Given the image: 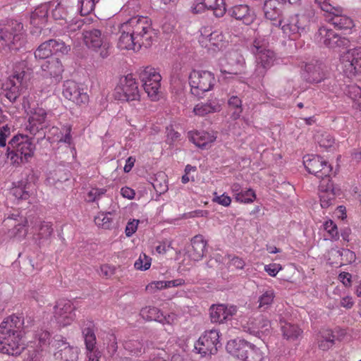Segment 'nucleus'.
I'll list each match as a JSON object with an SVG mask.
<instances>
[{
	"label": "nucleus",
	"mask_w": 361,
	"mask_h": 361,
	"mask_svg": "<svg viewBox=\"0 0 361 361\" xmlns=\"http://www.w3.org/2000/svg\"><path fill=\"white\" fill-rule=\"evenodd\" d=\"M124 348L130 353L138 355L142 353V344L138 341H129L124 343Z\"/></svg>",
	"instance_id": "bf43d9fd"
},
{
	"label": "nucleus",
	"mask_w": 361,
	"mask_h": 361,
	"mask_svg": "<svg viewBox=\"0 0 361 361\" xmlns=\"http://www.w3.org/2000/svg\"><path fill=\"white\" fill-rule=\"evenodd\" d=\"M82 336L85 348L96 346L97 338L94 333V324L92 321H87L81 326Z\"/></svg>",
	"instance_id": "c9c22d12"
},
{
	"label": "nucleus",
	"mask_w": 361,
	"mask_h": 361,
	"mask_svg": "<svg viewBox=\"0 0 361 361\" xmlns=\"http://www.w3.org/2000/svg\"><path fill=\"white\" fill-rule=\"evenodd\" d=\"M11 194L18 200H27L30 197L26 184L23 183L15 185L11 190Z\"/></svg>",
	"instance_id": "603ef678"
},
{
	"label": "nucleus",
	"mask_w": 361,
	"mask_h": 361,
	"mask_svg": "<svg viewBox=\"0 0 361 361\" xmlns=\"http://www.w3.org/2000/svg\"><path fill=\"white\" fill-rule=\"evenodd\" d=\"M188 137L197 147L203 148L207 145L214 142L216 139V135L214 132L195 130L189 132Z\"/></svg>",
	"instance_id": "c756f323"
},
{
	"label": "nucleus",
	"mask_w": 361,
	"mask_h": 361,
	"mask_svg": "<svg viewBox=\"0 0 361 361\" xmlns=\"http://www.w3.org/2000/svg\"><path fill=\"white\" fill-rule=\"evenodd\" d=\"M285 3L283 0H266L264 4L265 18L271 21L279 19Z\"/></svg>",
	"instance_id": "cd10ccee"
},
{
	"label": "nucleus",
	"mask_w": 361,
	"mask_h": 361,
	"mask_svg": "<svg viewBox=\"0 0 361 361\" xmlns=\"http://www.w3.org/2000/svg\"><path fill=\"white\" fill-rule=\"evenodd\" d=\"M207 10L213 11L216 18H221L226 12V4L224 0H203Z\"/></svg>",
	"instance_id": "79ce46f5"
},
{
	"label": "nucleus",
	"mask_w": 361,
	"mask_h": 361,
	"mask_svg": "<svg viewBox=\"0 0 361 361\" xmlns=\"http://www.w3.org/2000/svg\"><path fill=\"white\" fill-rule=\"evenodd\" d=\"M104 345H106L107 352L111 356L114 355L117 352V339L114 334H108L104 340Z\"/></svg>",
	"instance_id": "6e6d98bb"
},
{
	"label": "nucleus",
	"mask_w": 361,
	"mask_h": 361,
	"mask_svg": "<svg viewBox=\"0 0 361 361\" xmlns=\"http://www.w3.org/2000/svg\"><path fill=\"white\" fill-rule=\"evenodd\" d=\"M268 47L269 38L262 35L255 37L251 47V51L255 59L254 75L259 80L265 76L277 60L276 53Z\"/></svg>",
	"instance_id": "f03ea898"
},
{
	"label": "nucleus",
	"mask_w": 361,
	"mask_h": 361,
	"mask_svg": "<svg viewBox=\"0 0 361 361\" xmlns=\"http://www.w3.org/2000/svg\"><path fill=\"white\" fill-rule=\"evenodd\" d=\"M106 192V190L104 188H92L88 192L86 200L88 202H95L100 199Z\"/></svg>",
	"instance_id": "680f3d73"
},
{
	"label": "nucleus",
	"mask_w": 361,
	"mask_h": 361,
	"mask_svg": "<svg viewBox=\"0 0 361 361\" xmlns=\"http://www.w3.org/2000/svg\"><path fill=\"white\" fill-rule=\"evenodd\" d=\"M324 231L328 235V238L331 240H337L339 238L338 230L336 224L331 219L326 221L323 224Z\"/></svg>",
	"instance_id": "864d4df0"
},
{
	"label": "nucleus",
	"mask_w": 361,
	"mask_h": 361,
	"mask_svg": "<svg viewBox=\"0 0 361 361\" xmlns=\"http://www.w3.org/2000/svg\"><path fill=\"white\" fill-rule=\"evenodd\" d=\"M21 317L16 314L6 317L0 324V352L18 355L24 350Z\"/></svg>",
	"instance_id": "f257e3e1"
},
{
	"label": "nucleus",
	"mask_w": 361,
	"mask_h": 361,
	"mask_svg": "<svg viewBox=\"0 0 361 361\" xmlns=\"http://www.w3.org/2000/svg\"><path fill=\"white\" fill-rule=\"evenodd\" d=\"M351 99L353 107L361 111V88L355 84L349 85L343 90Z\"/></svg>",
	"instance_id": "e433bc0d"
},
{
	"label": "nucleus",
	"mask_w": 361,
	"mask_h": 361,
	"mask_svg": "<svg viewBox=\"0 0 361 361\" xmlns=\"http://www.w3.org/2000/svg\"><path fill=\"white\" fill-rule=\"evenodd\" d=\"M6 117L3 114L0 109V147H5L7 144V138L11 135V128L6 124Z\"/></svg>",
	"instance_id": "49530a36"
},
{
	"label": "nucleus",
	"mask_w": 361,
	"mask_h": 361,
	"mask_svg": "<svg viewBox=\"0 0 361 361\" xmlns=\"http://www.w3.org/2000/svg\"><path fill=\"white\" fill-rule=\"evenodd\" d=\"M180 137V134L175 131L172 128H167L166 142L169 145H174L175 142L178 141Z\"/></svg>",
	"instance_id": "338daca9"
},
{
	"label": "nucleus",
	"mask_w": 361,
	"mask_h": 361,
	"mask_svg": "<svg viewBox=\"0 0 361 361\" xmlns=\"http://www.w3.org/2000/svg\"><path fill=\"white\" fill-rule=\"evenodd\" d=\"M336 192L332 185L328 186L325 190H321L319 192L320 204L322 208H328L332 204Z\"/></svg>",
	"instance_id": "a18cd8bd"
},
{
	"label": "nucleus",
	"mask_w": 361,
	"mask_h": 361,
	"mask_svg": "<svg viewBox=\"0 0 361 361\" xmlns=\"http://www.w3.org/2000/svg\"><path fill=\"white\" fill-rule=\"evenodd\" d=\"M318 143L320 147L329 149L334 146V139L330 134L324 133L322 134L319 138H318Z\"/></svg>",
	"instance_id": "e2e57ef3"
},
{
	"label": "nucleus",
	"mask_w": 361,
	"mask_h": 361,
	"mask_svg": "<svg viewBox=\"0 0 361 361\" xmlns=\"http://www.w3.org/2000/svg\"><path fill=\"white\" fill-rule=\"evenodd\" d=\"M140 316L147 321L159 322L161 312L154 307H145L140 310Z\"/></svg>",
	"instance_id": "09e8293b"
},
{
	"label": "nucleus",
	"mask_w": 361,
	"mask_h": 361,
	"mask_svg": "<svg viewBox=\"0 0 361 361\" xmlns=\"http://www.w3.org/2000/svg\"><path fill=\"white\" fill-rule=\"evenodd\" d=\"M23 25L17 21L11 20L0 28V51L7 54L18 50L24 39Z\"/></svg>",
	"instance_id": "39448f33"
},
{
	"label": "nucleus",
	"mask_w": 361,
	"mask_h": 361,
	"mask_svg": "<svg viewBox=\"0 0 361 361\" xmlns=\"http://www.w3.org/2000/svg\"><path fill=\"white\" fill-rule=\"evenodd\" d=\"M71 128L69 126H63L61 128L53 126L49 130L48 140L50 142H64L71 145L72 137Z\"/></svg>",
	"instance_id": "7c9ffc66"
},
{
	"label": "nucleus",
	"mask_w": 361,
	"mask_h": 361,
	"mask_svg": "<svg viewBox=\"0 0 361 361\" xmlns=\"http://www.w3.org/2000/svg\"><path fill=\"white\" fill-rule=\"evenodd\" d=\"M240 325L245 332L259 338L270 334L271 324L269 319L263 314L251 317H242L239 320Z\"/></svg>",
	"instance_id": "0eeeda50"
},
{
	"label": "nucleus",
	"mask_w": 361,
	"mask_h": 361,
	"mask_svg": "<svg viewBox=\"0 0 361 361\" xmlns=\"http://www.w3.org/2000/svg\"><path fill=\"white\" fill-rule=\"evenodd\" d=\"M45 111L42 109H38L29 118V129L32 134H40L42 137H45Z\"/></svg>",
	"instance_id": "c85d7f7f"
},
{
	"label": "nucleus",
	"mask_w": 361,
	"mask_h": 361,
	"mask_svg": "<svg viewBox=\"0 0 361 361\" xmlns=\"http://www.w3.org/2000/svg\"><path fill=\"white\" fill-rule=\"evenodd\" d=\"M279 25L281 26L283 34L293 40L307 33L309 30L307 18L299 15L291 16L286 20H279Z\"/></svg>",
	"instance_id": "4468645a"
},
{
	"label": "nucleus",
	"mask_w": 361,
	"mask_h": 361,
	"mask_svg": "<svg viewBox=\"0 0 361 361\" xmlns=\"http://www.w3.org/2000/svg\"><path fill=\"white\" fill-rule=\"evenodd\" d=\"M213 195L214 197L212 198V202L221 204L224 207H228L231 203V197L224 193L221 195H218L217 192H214Z\"/></svg>",
	"instance_id": "69168bd1"
},
{
	"label": "nucleus",
	"mask_w": 361,
	"mask_h": 361,
	"mask_svg": "<svg viewBox=\"0 0 361 361\" xmlns=\"http://www.w3.org/2000/svg\"><path fill=\"white\" fill-rule=\"evenodd\" d=\"M226 350L241 361H265V353L255 345L243 339H233L226 344Z\"/></svg>",
	"instance_id": "423d86ee"
},
{
	"label": "nucleus",
	"mask_w": 361,
	"mask_h": 361,
	"mask_svg": "<svg viewBox=\"0 0 361 361\" xmlns=\"http://www.w3.org/2000/svg\"><path fill=\"white\" fill-rule=\"evenodd\" d=\"M219 332L217 329L205 331L195 344V349L202 356L214 355L219 345Z\"/></svg>",
	"instance_id": "f3484780"
},
{
	"label": "nucleus",
	"mask_w": 361,
	"mask_h": 361,
	"mask_svg": "<svg viewBox=\"0 0 361 361\" xmlns=\"http://www.w3.org/2000/svg\"><path fill=\"white\" fill-rule=\"evenodd\" d=\"M47 69L51 77L55 78L56 81L59 80V77L63 72V66L57 56H48L47 55Z\"/></svg>",
	"instance_id": "ea45409f"
},
{
	"label": "nucleus",
	"mask_w": 361,
	"mask_h": 361,
	"mask_svg": "<svg viewBox=\"0 0 361 361\" xmlns=\"http://www.w3.org/2000/svg\"><path fill=\"white\" fill-rule=\"evenodd\" d=\"M85 355L87 361H99L102 356V353L97 346L86 348Z\"/></svg>",
	"instance_id": "052dcab7"
},
{
	"label": "nucleus",
	"mask_w": 361,
	"mask_h": 361,
	"mask_svg": "<svg viewBox=\"0 0 361 361\" xmlns=\"http://www.w3.org/2000/svg\"><path fill=\"white\" fill-rule=\"evenodd\" d=\"M315 41L320 45L335 49L348 45L349 41L341 37L328 26H321L314 35Z\"/></svg>",
	"instance_id": "dca6fc26"
},
{
	"label": "nucleus",
	"mask_w": 361,
	"mask_h": 361,
	"mask_svg": "<svg viewBox=\"0 0 361 361\" xmlns=\"http://www.w3.org/2000/svg\"><path fill=\"white\" fill-rule=\"evenodd\" d=\"M228 104L231 110L233 109L231 118L234 120L239 118L243 111L241 99L237 96H232L229 98Z\"/></svg>",
	"instance_id": "8fccbe9b"
},
{
	"label": "nucleus",
	"mask_w": 361,
	"mask_h": 361,
	"mask_svg": "<svg viewBox=\"0 0 361 361\" xmlns=\"http://www.w3.org/2000/svg\"><path fill=\"white\" fill-rule=\"evenodd\" d=\"M305 72V78L310 82L318 83L324 79L323 65L318 61L306 64Z\"/></svg>",
	"instance_id": "473e14b6"
},
{
	"label": "nucleus",
	"mask_w": 361,
	"mask_h": 361,
	"mask_svg": "<svg viewBox=\"0 0 361 361\" xmlns=\"http://www.w3.org/2000/svg\"><path fill=\"white\" fill-rule=\"evenodd\" d=\"M207 243L202 235H195L191 240V249L188 250L190 257L194 261L200 260L206 249Z\"/></svg>",
	"instance_id": "72a5a7b5"
},
{
	"label": "nucleus",
	"mask_w": 361,
	"mask_h": 361,
	"mask_svg": "<svg viewBox=\"0 0 361 361\" xmlns=\"http://www.w3.org/2000/svg\"><path fill=\"white\" fill-rule=\"evenodd\" d=\"M345 335V331L342 329L323 330L317 336V344L320 350L326 351L331 348L336 341H341Z\"/></svg>",
	"instance_id": "412c9836"
},
{
	"label": "nucleus",
	"mask_w": 361,
	"mask_h": 361,
	"mask_svg": "<svg viewBox=\"0 0 361 361\" xmlns=\"http://www.w3.org/2000/svg\"><path fill=\"white\" fill-rule=\"evenodd\" d=\"M30 23L41 32L45 25V6L41 5L35 8L31 13ZM37 32V31H35Z\"/></svg>",
	"instance_id": "a19ab883"
},
{
	"label": "nucleus",
	"mask_w": 361,
	"mask_h": 361,
	"mask_svg": "<svg viewBox=\"0 0 361 361\" xmlns=\"http://www.w3.org/2000/svg\"><path fill=\"white\" fill-rule=\"evenodd\" d=\"M123 29L129 30L141 47H149L156 33L152 26L151 20L142 16H136L123 23Z\"/></svg>",
	"instance_id": "20e7f679"
},
{
	"label": "nucleus",
	"mask_w": 361,
	"mask_h": 361,
	"mask_svg": "<svg viewBox=\"0 0 361 361\" xmlns=\"http://www.w3.org/2000/svg\"><path fill=\"white\" fill-rule=\"evenodd\" d=\"M25 219L19 214H13L6 218L3 223V230L8 238H21L26 235Z\"/></svg>",
	"instance_id": "a211bd4d"
},
{
	"label": "nucleus",
	"mask_w": 361,
	"mask_h": 361,
	"mask_svg": "<svg viewBox=\"0 0 361 361\" xmlns=\"http://www.w3.org/2000/svg\"><path fill=\"white\" fill-rule=\"evenodd\" d=\"M256 199V194L255 191L249 188L247 190L241 191L240 194L237 195L236 201L241 203L249 204L254 202Z\"/></svg>",
	"instance_id": "13d9d810"
},
{
	"label": "nucleus",
	"mask_w": 361,
	"mask_h": 361,
	"mask_svg": "<svg viewBox=\"0 0 361 361\" xmlns=\"http://www.w3.org/2000/svg\"><path fill=\"white\" fill-rule=\"evenodd\" d=\"M143 88L152 100H157L161 87V76L154 68L147 66L140 73Z\"/></svg>",
	"instance_id": "2eb2a0df"
},
{
	"label": "nucleus",
	"mask_w": 361,
	"mask_h": 361,
	"mask_svg": "<svg viewBox=\"0 0 361 361\" xmlns=\"http://www.w3.org/2000/svg\"><path fill=\"white\" fill-rule=\"evenodd\" d=\"M237 310V307L233 305H212L209 308L211 321L213 323H224L231 319L236 314Z\"/></svg>",
	"instance_id": "4be33fe9"
},
{
	"label": "nucleus",
	"mask_w": 361,
	"mask_h": 361,
	"mask_svg": "<svg viewBox=\"0 0 361 361\" xmlns=\"http://www.w3.org/2000/svg\"><path fill=\"white\" fill-rule=\"evenodd\" d=\"M49 7H54L51 11V16L55 20H64L68 15L64 8L59 5L57 0L53 3L49 2Z\"/></svg>",
	"instance_id": "4d7b16f0"
},
{
	"label": "nucleus",
	"mask_w": 361,
	"mask_h": 361,
	"mask_svg": "<svg viewBox=\"0 0 361 361\" xmlns=\"http://www.w3.org/2000/svg\"><path fill=\"white\" fill-rule=\"evenodd\" d=\"M152 259L147 256L145 253H141L135 262L134 267L137 270L146 271L151 267Z\"/></svg>",
	"instance_id": "5fc2aeb1"
},
{
	"label": "nucleus",
	"mask_w": 361,
	"mask_h": 361,
	"mask_svg": "<svg viewBox=\"0 0 361 361\" xmlns=\"http://www.w3.org/2000/svg\"><path fill=\"white\" fill-rule=\"evenodd\" d=\"M215 82L214 75L208 71L193 70L189 75L191 92L197 97L211 90Z\"/></svg>",
	"instance_id": "1a4fd4ad"
},
{
	"label": "nucleus",
	"mask_w": 361,
	"mask_h": 361,
	"mask_svg": "<svg viewBox=\"0 0 361 361\" xmlns=\"http://www.w3.org/2000/svg\"><path fill=\"white\" fill-rule=\"evenodd\" d=\"M114 97L122 102H131L140 99L139 84L132 74L120 78L114 90Z\"/></svg>",
	"instance_id": "9d476101"
},
{
	"label": "nucleus",
	"mask_w": 361,
	"mask_h": 361,
	"mask_svg": "<svg viewBox=\"0 0 361 361\" xmlns=\"http://www.w3.org/2000/svg\"><path fill=\"white\" fill-rule=\"evenodd\" d=\"M94 0H78L76 6V13L82 16L90 14L94 8Z\"/></svg>",
	"instance_id": "3c124183"
},
{
	"label": "nucleus",
	"mask_w": 361,
	"mask_h": 361,
	"mask_svg": "<svg viewBox=\"0 0 361 361\" xmlns=\"http://www.w3.org/2000/svg\"><path fill=\"white\" fill-rule=\"evenodd\" d=\"M49 353H53L55 358L61 361H77L80 354V349L67 342L61 336H57L49 341Z\"/></svg>",
	"instance_id": "6e6552de"
},
{
	"label": "nucleus",
	"mask_w": 361,
	"mask_h": 361,
	"mask_svg": "<svg viewBox=\"0 0 361 361\" xmlns=\"http://www.w3.org/2000/svg\"><path fill=\"white\" fill-rule=\"evenodd\" d=\"M35 149L31 137L17 134L8 142L7 159L13 166H20L30 161L35 154Z\"/></svg>",
	"instance_id": "7ed1b4c3"
},
{
	"label": "nucleus",
	"mask_w": 361,
	"mask_h": 361,
	"mask_svg": "<svg viewBox=\"0 0 361 361\" xmlns=\"http://www.w3.org/2000/svg\"><path fill=\"white\" fill-rule=\"evenodd\" d=\"M228 12L232 18L241 20L245 25H250L255 19L254 12L247 5L234 6Z\"/></svg>",
	"instance_id": "bb28decb"
},
{
	"label": "nucleus",
	"mask_w": 361,
	"mask_h": 361,
	"mask_svg": "<svg viewBox=\"0 0 361 361\" xmlns=\"http://www.w3.org/2000/svg\"><path fill=\"white\" fill-rule=\"evenodd\" d=\"M281 329L283 337L287 340L294 341L302 334L301 329L298 326L285 322H281Z\"/></svg>",
	"instance_id": "37998d69"
},
{
	"label": "nucleus",
	"mask_w": 361,
	"mask_h": 361,
	"mask_svg": "<svg viewBox=\"0 0 361 361\" xmlns=\"http://www.w3.org/2000/svg\"><path fill=\"white\" fill-rule=\"evenodd\" d=\"M113 213L111 212H102L98 214L94 217V223L95 224L99 227L104 229H110L113 226Z\"/></svg>",
	"instance_id": "c03bdc74"
},
{
	"label": "nucleus",
	"mask_w": 361,
	"mask_h": 361,
	"mask_svg": "<svg viewBox=\"0 0 361 361\" xmlns=\"http://www.w3.org/2000/svg\"><path fill=\"white\" fill-rule=\"evenodd\" d=\"M49 51L51 56L64 55L68 54L70 47L66 46L65 43L59 39L47 40V51Z\"/></svg>",
	"instance_id": "4c0bfd02"
},
{
	"label": "nucleus",
	"mask_w": 361,
	"mask_h": 361,
	"mask_svg": "<svg viewBox=\"0 0 361 361\" xmlns=\"http://www.w3.org/2000/svg\"><path fill=\"white\" fill-rule=\"evenodd\" d=\"M75 306L67 299H60L56 302L53 307V318L51 322H55L59 327H65L72 324L75 319Z\"/></svg>",
	"instance_id": "9b49d317"
},
{
	"label": "nucleus",
	"mask_w": 361,
	"mask_h": 361,
	"mask_svg": "<svg viewBox=\"0 0 361 361\" xmlns=\"http://www.w3.org/2000/svg\"><path fill=\"white\" fill-rule=\"evenodd\" d=\"M340 61L341 69L348 78L361 77V47L343 52Z\"/></svg>",
	"instance_id": "ddd939ff"
},
{
	"label": "nucleus",
	"mask_w": 361,
	"mask_h": 361,
	"mask_svg": "<svg viewBox=\"0 0 361 361\" xmlns=\"http://www.w3.org/2000/svg\"><path fill=\"white\" fill-rule=\"evenodd\" d=\"M57 1H59V5L62 6L67 11V14L76 13V6L78 0H57Z\"/></svg>",
	"instance_id": "0e129e2a"
},
{
	"label": "nucleus",
	"mask_w": 361,
	"mask_h": 361,
	"mask_svg": "<svg viewBox=\"0 0 361 361\" xmlns=\"http://www.w3.org/2000/svg\"><path fill=\"white\" fill-rule=\"evenodd\" d=\"M227 68H221L222 73L234 74L237 75L240 73L244 70L245 59L237 52L230 53L228 57Z\"/></svg>",
	"instance_id": "2f4dec72"
},
{
	"label": "nucleus",
	"mask_w": 361,
	"mask_h": 361,
	"mask_svg": "<svg viewBox=\"0 0 361 361\" xmlns=\"http://www.w3.org/2000/svg\"><path fill=\"white\" fill-rule=\"evenodd\" d=\"M82 35L85 45L89 49L98 52L102 59L106 58L110 54V43L99 30H85Z\"/></svg>",
	"instance_id": "f8f14e48"
},
{
	"label": "nucleus",
	"mask_w": 361,
	"mask_h": 361,
	"mask_svg": "<svg viewBox=\"0 0 361 361\" xmlns=\"http://www.w3.org/2000/svg\"><path fill=\"white\" fill-rule=\"evenodd\" d=\"M199 42L204 47L210 49L212 46L219 47L224 36L219 31H212V27L206 26L200 29Z\"/></svg>",
	"instance_id": "393cba45"
},
{
	"label": "nucleus",
	"mask_w": 361,
	"mask_h": 361,
	"mask_svg": "<svg viewBox=\"0 0 361 361\" xmlns=\"http://www.w3.org/2000/svg\"><path fill=\"white\" fill-rule=\"evenodd\" d=\"M185 283L183 279H177L172 281H153L146 286V290L152 292L155 290H161L163 288L178 287Z\"/></svg>",
	"instance_id": "58836bf2"
},
{
	"label": "nucleus",
	"mask_w": 361,
	"mask_h": 361,
	"mask_svg": "<svg viewBox=\"0 0 361 361\" xmlns=\"http://www.w3.org/2000/svg\"><path fill=\"white\" fill-rule=\"evenodd\" d=\"M221 105L217 99L209 100L207 102H200L193 109V113L198 116H204L209 114L220 111Z\"/></svg>",
	"instance_id": "f704fd0d"
},
{
	"label": "nucleus",
	"mask_w": 361,
	"mask_h": 361,
	"mask_svg": "<svg viewBox=\"0 0 361 361\" xmlns=\"http://www.w3.org/2000/svg\"><path fill=\"white\" fill-rule=\"evenodd\" d=\"M229 258V262H228V267H234L237 269H242L245 265V263L244 260L242 258H240L236 256H228Z\"/></svg>",
	"instance_id": "774afa93"
},
{
	"label": "nucleus",
	"mask_w": 361,
	"mask_h": 361,
	"mask_svg": "<svg viewBox=\"0 0 361 361\" xmlns=\"http://www.w3.org/2000/svg\"><path fill=\"white\" fill-rule=\"evenodd\" d=\"M303 164L306 170L319 178L329 176L331 166L321 157L307 155L303 157Z\"/></svg>",
	"instance_id": "6ab92c4d"
},
{
	"label": "nucleus",
	"mask_w": 361,
	"mask_h": 361,
	"mask_svg": "<svg viewBox=\"0 0 361 361\" xmlns=\"http://www.w3.org/2000/svg\"><path fill=\"white\" fill-rule=\"evenodd\" d=\"M62 93L65 98L78 105L85 104L89 101L88 94L73 80H67L64 82Z\"/></svg>",
	"instance_id": "aec40b11"
},
{
	"label": "nucleus",
	"mask_w": 361,
	"mask_h": 361,
	"mask_svg": "<svg viewBox=\"0 0 361 361\" xmlns=\"http://www.w3.org/2000/svg\"><path fill=\"white\" fill-rule=\"evenodd\" d=\"M25 71L15 73L6 83L8 90L6 96L11 102H15L20 95V87L23 85Z\"/></svg>",
	"instance_id": "b1692460"
},
{
	"label": "nucleus",
	"mask_w": 361,
	"mask_h": 361,
	"mask_svg": "<svg viewBox=\"0 0 361 361\" xmlns=\"http://www.w3.org/2000/svg\"><path fill=\"white\" fill-rule=\"evenodd\" d=\"M121 35L118 40L117 46L120 49L139 51L142 47L137 44L135 38L129 30L123 29V23L119 26Z\"/></svg>",
	"instance_id": "a878e982"
},
{
	"label": "nucleus",
	"mask_w": 361,
	"mask_h": 361,
	"mask_svg": "<svg viewBox=\"0 0 361 361\" xmlns=\"http://www.w3.org/2000/svg\"><path fill=\"white\" fill-rule=\"evenodd\" d=\"M342 13L343 10L341 7L334 6V11L326 13V20L338 29L351 30L355 26L353 20L348 16L343 15Z\"/></svg>",
	"instance_id": "5701e85b"
},
{
	"label": "nucleus",
	"mask_w": 361,
	"mask_h": 361,
	"mask_svg": "<svg viewBox=\"0 0 361 361\" xmlns=\"http://www.w3.org/2000/svg\"><path fill=\"white\" fill-rule=\"evenodd\" d=\"M275 297L274 291L268 288L263 291L258 298L259 308L267 310L272 304Z\"/></svg>",
	"instance_id": "de8ad7c7"
}]
</instances>
